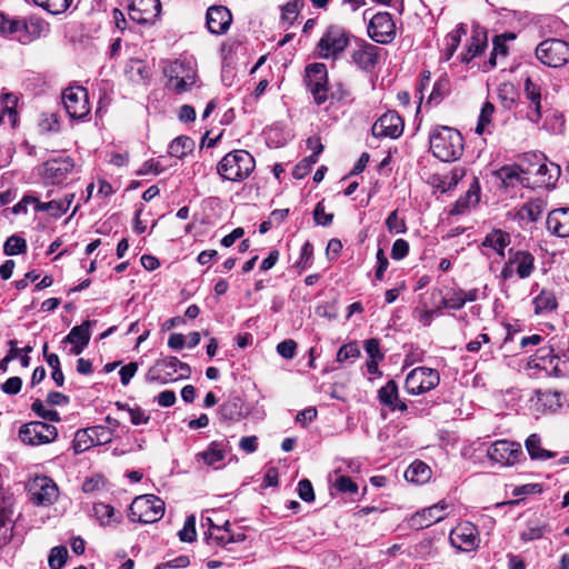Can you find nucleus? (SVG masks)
I'll return each instance as SVG.
<instances>
[{
  "mask_svg": "<svg viewBox=\"0 0 569 569\" xmlns=\"http://www.w3.org/2000/svg\"><path fill=\"white\" fill-rule=\"evenodd\" d=\"M34 4L41 7L51 14L66 12L73 0H32Z\"/></svg>",
  "mask_w": 569,
  "mask_h": 569,
  "instance_id": "nucleus-44",
  "label": "nucleus"
},
{
  "mask_svg": "<svg viewBox=\"0 0 569 569\" xmlns=\"http://www.w3.org/2000/svg\"><path fill=\"white\" fill-rule=\"evenodd\" d=\"M130 518L141 523H152L164 515V502L154 495H142L130 505Z\"/></svg>",
  "mask_w": 569,
  "mask_h": 569,
  "instance_id": "nucleus-5",
  "label": "nucleus"
},
{
  "mask_svg": "<svg viewBox=\"0 0 569 569\" xmlns=\"http://www.w3.org/2000/svg\"><path fill=\"white\" fill-rule=\"evenodd\" d=\"M487 46V36L482 32H475L468 44L467 52L462 54V61L469 62L479 56Z\"/></svg>",
  "mask_w": 569,
  "mask_h": 569,
  "instance_id": "nucleus-38",
  "label": "nucleus"
},
{
  "mask_svg": "<svg viewBox=\"0 0 569 569\" xmlns=\"http://www.w3.org/2000/svg\"><path fill=\"white\" fill-rule=\"evenodd\" d=\"M431 473V469L426 462L415 460L405 471V478L409 482L422 485L430 480Z\"/></svg>",
  "mask_w": 569,
  "mask_h": 569,
  "instance_id": "nucleus-34",
  "label": "nucleus"
},
{
  "mask_svg": "<svg viewBox=\"0 0 569 569\" xmlns=\"http://www.w3.org/2000/svg\"><path fill=\"white\" fill-rule=\"evenodd\" d=\"M68 550L63 546L53 547L49 555V567L50 569H61L67 560Z\"/></svg>",
  "mask_w": 569,
  "mask_h": 569,
  "instance_id": "nucleus-52",
  "label": "nucleus"
},
{
  "mask_svg": "<svg viewBox=\"0 0 569 569\" xmlns=\"http://www.w3.org/2000/svg\"><path fill=\"white\" fill-rule=\"evenodd\" d=\"M58 436L57 428L43 421H31L19 430L20 440L30 446L52 442Z\"/></svg>",
  "mask_w": 569,
  "mask_h": 569,
  "instance_id": "nucleus-13",
  "label": "nucleus"
},
{
  "mask_svg": "<svg viewBox=\"0 0 569 569\" xmlns=\"http://www.w3.org/2000/svg\"><path fill=\"white\" fill-rule=\"evenodd\" d=\"M537 176V180L535 183L538 187H555V183L560 176V167L555 163H550V166L546 163H540L535 172Z\"/></svg>",
  "mask_w": 569,
  "mask_h": 569,
  "instance_id": "nucleus-35",
  "label": "nucleus"
},
{
  "mask_svg": "<svg viewBox=\"0 0 569 569\" xmlns=\"http://www.w3.org/2000/svg\"><path fill=\"white\" fill-rule=\"evenodd\" d=\"M219 415L223 420H238L242 416V408L239 398L223 402L219 407Z\"/></svg>",
  "mask_w": 569,
  "mask_h": 569,
  "instance_id": "nucleus-41",
  "label": "nucleus"
},
{
  "mask_svg": "<svg viewBox=\"0 0 569 569\" xmlns=\"http://www.w3.org/2000/svg\"><path fill=\"white\" fill-rule=\"evenodd\" d=\"M27 250V242L23 238L18 236L9 237L3 246V251L7 256H16Z\"/></svg>",
  "mask_w": 569,
  "mask_h": 569,
  "instance_id": "nucleus-50",
  "label": "nucleus"
},
{
  "mask_svg": "<svg viewBox=\"0 0 569 569\" xmlns=\"http://www.w3.org/2000/svg\"><path fill=\"white\" fill-rule=\"evenodd\" d=\"M94 513L102 525H108L113 520L114 509L110 505H94Z\"/></svg>",
  "mask_w": 569,
  "mask_h": 569,
  "instance_id": "nucleus-60",
  "label": "nucleus"
},
{
  "mask_svg": "<svg viewBox=\"0 0 569 569\" xmlns=\"http://www.w3.org/2000/svg\"><path fill=\"white\" fill-rule=\"evenodd\" d=\"M93 446H94V443L92 441V438H91V435H90L88 428L80 429L76 432L74 439H73V450L76 453L84 452L86 450L90 449Z\"/></svg>",
  "mask_w": 569,
  "mask_h": 569,
  "instance_id": "nucleus-49",
  "label": "nucleus"
},
{
  "mask_svg": "<svg viewBox=\"0 0 569 569\" xmlns=\"http://www.w3.org/2000/svg\"><path fill=\"white\" fill-rule=\"evenodd\" d=\"M533 366L551 372L556 376H561L562 370L560 369V358L553 355V350L550 347H541L537 350L536 358L532 360Z\"/></svg>",
  "mask_w": 569,
  "mask_h": 569,
  "instance_id": "nucleus-27",
  "label": "nucleus"
},
{
  "mask_svg": "<svg viewBox=\"0 0 569 569\" xmlns=\"http://www.w3.org/2000/svg\"><path fill=\"white\" fill-rule=\"evenodd\" d=\"M207 28L213 34H223L230 28L232 16L224 6H212L206 14Z\"/></svg>",
  "mask_w": 569,
  "mask_h": 569,
  "instance_id": "nucleus-21",
  "label": "nucleus"
},
{
  "mask_svg": "<svg viewBox=\"0 0 569 569\" xmlns=\"http://www.w3.org/2000/svg\"><path fill=\"white\" fill-rule=\"evenodd\" d=\"M161 12L159 0H129V18L139 24H152Z\"/></svg>",
  "mask_w": 569,
  "mask_h": 569,
  "instance_id": "nucleus-18",
  "label": "nucleus"
},
{
  "mask_svg": "<svg viewBox=\"0 0 569 569\" xmlns=\"http://www.w3.org/2000/svg\"><path fill=\"white\" fill-rule=\"evenodd\" d=\"M24 23L18 19H8L0 12V36L8 37L24 30Z\"/></svg>",
  "mask_w": 569,
  "mask_h": 569,
  "instance_id": "nucleus-46",
  "label": "nucleus"
},
{
  "mask_svg": "<svg viewBox=\"0 0 569 569\" xmlns=\"http://www.w3.org/2000/svg\"><path fill=\"white\" fill-rule=\"evenodd\" d=\"M194 148V141L186 136H181L176 138L170 144H169V153L172 157L177 158H183L186 154L191 152Z\"/></svg>",
  "mask_w": 569,
  "mask_h": 569,
  "instance_id": "nucleus-40",
  "label": "nucleus"
},
{
  "mask_svg": "<svg viewBox=\"0 0 569 569\" xmlns=\"http://www.w3.org/2000/svg\"><path fill=\"white\" fill-rule=\"evenodd\" d=\"M24 30L32 34L41 36L49 31V24L41 18L30 17L27 21H23Z\"/></svg>",
  "mask_w": 569,
  "mask_h": 569,
  "instance_id": "nucleus-58",
  "label": "nucleus"
},
{
  "mask_svg": "<svg viewBox=\"0 0 569 569\" xmlns=\"http://www.w3.org/2000/svg\"><path fill=\"white\" fill-rule=\"evenodd\" d=\"M179 539L183 542H192L196 540V518L194 516L187 517L183 528L178 532Z\"/></svg>",
  "mask_w": 569,
  "mask_h": 569,
  "instance_id": "nucleus-56",
  "label": "nucleus"
},
{
  "mask_svg": "<svg viewBox=\"0 0 569 569\" xmlns=\"http://www.w3.org/2000/svg\"><path fill=\"white\" fill-rule=\"evenodd\" d=\"M302 7L303 0H293L288 2L281 9L282 21L291 24L297 19L299 11Z\"/></svg>",
  "mask_w": 569,
  "mask_h": 569,
  "instance_id": "nucleus-53",
  "label": "nucleus"
},
{
  "mask_svg": "<svg viewBox=\"0 0 569 569\" xmlns=\"http://www.w3.org/2000/svg\"><path fill=\"white\" fill-rule=\"evenodd\" d=\"M73 159L66 157H58L47 160L40 170L44 181L51 184L61 183L68 174L73 170Z\"/></svg>",
  "mask_w": 569,
  "mask_h": 569,
  "instance_id": "nucleus-19",
  "label": "nucleus"
},
{
  "mask_svg": "<svg viewBox=\"0 0 569 569\" xmlns=\"http://www.w3.org/2000/svg\"><path fill=\"white\" fill-rule=\"evenodd\" d=\"M526 449L533 460H548L556 456L555 452L541 448V438L537 433H532L527 438Z\"/></svg>",
  "mask_w": 569,
  "mask_h": 569,
  "instance_id": "nucleus-36",
  "label": "nucleus"
},
{
  "mask_svg": "<svg viewBox=\"0 0 569 569\" xmlns=\"http://www.w3.org/2000/svg\"><path fill=\"white\" fill-rule=\"evenodd\" d=\"M403 120L396 111H387L373 124L372 134L396 139L402 134Z\"/></svg>",
  "mask_w": 569,
  "mask_h": 569,
  "instance_id": "nucleus-20",
  "label": "nucleus"
},
{
  "mask_svg": "<svg viewBox=\"0 0 569 569\" xmlns=\"http://www.w3.org/2000/svg\"><path fill=\"white\" fill-rule=\"evenodd\" d=\"M547 531V526L538 521H529L526 529L520 533V539L531 541L540 539Z\"/></svg>",
  "mask_w": 569,
  "mask_h": 569,
  "instance_id": "nucleus-48",
  "label": "nucleus"
},
{
  "mask_svg": "<svg viewBox=\"0 0 569 569\" xmlns=\"http://www.w3.org/2000/svg\"><path fill=\"white\" fill-rule=\"evenodd\" d=\"M386 227L390 233H405L407 226L403 219L398 217V211L393 210L386 219Z\"/></svg>",
  "mask_w": 569,
  "mask_h": 569,
  "instance_id": "nucleus-57",
  "label": "nucleus"
},
{
  "mask_svg": "<svg viewBox=\"0 0 569 569\" xmlns=\"http://www.w3.org/2000/svg\"><path fill=\"white\" fill-rule=\"evenodd\" d=\"M353 63L365 71H371L379 60V48L361 41L351 54Z\"/></svg>",
  "mask_w": 569,
  "mask_h": 569,
  "instance_id": "nucleus-22",
  "label": "nucleus"
},
{
  "mask_svg": "<svg viewBox=\"0 0 569 569\" xmlns=\"http://www.w3.org/2000/svg\"><path fill=\"white\" fill-rule=\"evenodd\" d=\"M480 186L477 178H473L472 183L470 184L468 191L463 197H460L453 208L451 209V214H461L463 213L470 206H475L479 202L480 199Z\"/></svg>",
  "mask_w": 569,
  "mask_h": 569,
  "instance_id": "nucleus-31",
  "label": "nucleus"
},
{
  "mask_svg": "<svg viewBox=\"0 0 569 569\" xmlns=\"http://www.w3.org/2000/svg\"><path fill=\"white\" fill-rule=\"evenodd\" d=\"M546 224L550 233L560 238L569 237V207L551 210L548 213Z\"/></svg>",
  "mask_w": 569,
  "mask_h": 569,
  "instance_id": "nucleus-23",
  "label": "nucleus"
},
{
  "mask_svg": "<svg viewBox=\"0 0 569 569\" xmlns=\"http://www.w3.org/2000/svg\"><path fill=\"white\" fill-rule=\"evenodd\" d=\"M191 368L188 363L180 361L177 357H166L156 361L148 370L146 380L166 385L177 379H188Z\"/></svg>",
  "mask_w": 569,
  "mask_h": 569,
  "instance_id": "nucleus-3",
  "label": "nucleus"
},
{
  "mask_svg": "<svg viewBox=\"0 0 569 569\" xmlns=\"http://www.w3.org/2000/svg\"><path fill=\"white\" fill-rule=\"evenodd\" d=\"M442 306L447 309H461L465 306L461 289L452 291L451 295H447L442 298Z\"/></svg>",
  "mask_w": 569,
  "mask_h": 569,
  "instance_id": "nucleus-61",
  "label": "nucleus"
},
{
  "mask_svg": "<svg viewBox=\"0 0 569 569\" xmlns=\"http://www.w3.org/2000/svg\"><path fill=\"white\" fill-rule=\"evenodd\" d=\"M305 83L318 106L328 100V70L325 63L313 62L308 64L305 69Z\"/></svg>",
  "mask_w": 569,
  "mask_h": 569,
  "instance_id": "nucleus-8",
  "label": "nucleus"
},
{
  "mask_svg": "<svg viewBox=\"0 0 569 569\" xmlns=\"http://www.w3.org/2000/svg\"><path fill=\"white\" fill-rule=\"evenodd\" d=\"M498 97L506 109H511L517 97L515 87L511 83H502L498 89Z\"/></svg>",
  "mask_w": 569,
  "mask_h": 569,
  "instance_id": "nucleus-51",
  "label": "nucleus"
},
{
  "mask_svg": "<svg viewBox=\"0 0 569 569\" xmlns=\"http://www.w3.org/2000/svg\"><path fill=\"white\" fill-rule=\"evenodd\" d=\"M525 94L530 101V110L528 111V119L531 122L538 123L541 119V88L538 83L533 82L531 78L525 81Z\"/></svg>",
  "mask_w": 569,
  "mask_h": 569,
  "instance_id": "nucleus-24",
  "label": "nucleus"
},
{
  "mask_svg": "<svg viewBox=\"0 0 569 569\" xmlns=\"http://www.w3.org/2000/svg\"><path fill=\"white\" fill-rule=\"evenodd\" d=\"M370 10L363 12V19L369 20L368 36L377 43L388 44L396 38L397 29L389 12H378L369 17Z\"/></svg>",
  "mask_w": 569,
  "mask_h": 569,
  "instance_id": "nucleus-9",
  "label": "nucleus"
},
{
  "mask_svg": "<svg viewBox=\"0 0 569 569\" xmlns=\"http://www.w3.org/2000/svg\"><path fill=\"white\" fill-rule=\"evenodd\" d=\"M28 493L32 503L38 506L52 505L59 495L56 482L47 476H37L28 483Z\"/></svg>",
  "mask_w": 569,
  "mask_h": 569,
  "instance_id": "nucleus-14",
  "label": "nucleus"
},
{
  "mask_svg": "<svg viewBox=\"0 0 569 569\" xmlns=\"http://www.w3.org/2000/svg\"><path fill=\"white\" fill-rule=\"evenodd\" d=\"M535 311L537 315L548 313L557 308V299L553 292L542 290L535 299Z\"/></svg>",
  "mask_w": 569,
  "mask_h": 569,
  "instance_id": "nucleus-37",
  "label": "nucleus"
},
{
  "mask_svg": "<svg viewBox=\"0 0 569 569\" xmlns=\"http://www.w3.org/2000/svg\"><path fill=\"white\" fill-rule=\"evenodd\" d=\"M360 357V349L357 342H349L340 347L337 352V361L343 363L349 359H356Z\"/></svg>",
  "mask_w": 569,
  "mask_h": 569,
  "instance_id": "nucleus-55",
  "label": "nucleus"
},
{
  "mask_svg": "<svg viewBox=\"0 0 569 569\" xmlns=\"http://www.w3.org/2000/svg\"><path fill=\"white\" fill-rule=\"evenodd\" d=\"M493 113H495V106L491 102H489V101L485 102L482 108H481V110H480V114H479V118H478V123H477V127L475 129L477 134L481 136L485 132H490L488 130V127L491 123Z\"/></svg>",
  "mask_w": 569,
  "mask_h": 569,
  "instance_id": "nucleus-43",
  "label": "nucleus"
},
{
  "mask_svg": "<svg viewBox=\"0 0 569 569\" xmlns=\"http://www.w3.org/2000/svg\"><path fill=\"white\" fill-rule=\"evenodd\" d=\"M429 140L432 154L441 161H456L463 153V138L455 128L447 126L436 127Z\"/></svg>",
  "mask_w": 569,
  "mask_h": 569,
  "instance_id": "nucleus-1",
  "label": "nucleus"
},
{
  "mask_svg": "<svg viewBox=\"0 0 569 569\" xmlns=\"http://www.w3.org/2000/svg\"><path fill=\"white\" fill-rule=\"evenodd\" d=\"M450 91V81L447 76L440 77L433 84L427 104H439Z\"/></svg>",
  "mask_w": 569,
  "mask_h": 569,
  "instance_id": "nucleus-39",
  "label": "nucleus"
},
{
  "mask_svg": "<svg viewBox=\"0 0 569 569\" xmlns=\"http://www.w3.org/2000/svg\"><path fill=\"white\" fill-rule=\"evenodd\" d=\"M31 409L32 411H34L40 418L44 419V420H48V421H52V422H58L60 421V415L57 410H52V409H47L43 405V402L40 400V399H36L32 405H31Z\"/></svg>",
  "mask_w": 569,
  "mask_h": 569,
  "instance_id": "nucleus-54",
  "label": "nucleus"
},
{
  "mask_svg": "<svg viewBox=\"0 0 569 569\" xmlns=\"http://www.w3.org/2000/svg\"><path fill=\"white\" fill-rule=\"evenodd\" d=\"M465 33H466V28L462 24H460L456 30L448 33V36L446 37V48H445L446 60H449L453 56V53L456 52V50L460 43L461 36Z\"/></svg>",
  "mask_w": 569,
  "mask_h": 569,
  "instance_id": "nucleus-45",
  "label": "nucleus"
},
{
  "mask_svg": "<svg viewBox=\"0 0 569 569\" xmlns=\"http://www.w3.org/2000/svg\"><path fill=\"white\" fill-rule=\"evenodd\" d=\"M315 222L319 226H330L333 220V213H326L322 201L318 202L313 210Z\"/></svg>",
  "mask_w": 569,
  "mask_h": 569,
  "instance_id": "nucleus-62",
  "label": "nucleus"
},
{
  "mask_svg": "<svg viewBox=\"0 0 569 569\" xmlns=\"http://www.w3.org/2000/svg\"><path fill=\"white\" fill-rule=\"evenodd\" d=\"M94 446L109 443L113 438V429L104 426H93L88 428Z\"/></svg>",
  "mask_w": 569,
  "mask_h": 569,
  "instance_id": "nucleus-47",
  "label": "nucleus"
},
{
  "mask_svg": "<svg viewBox=\"0 0 569 569\" xmlns=\"http://www.w3.org/2000/svg\"><path fill=\"white\" fill-rule=\"evenodd\" d=\"M227 443L224 441H212L208 448L199 452L196 458L203 460L207 466L219 469L218 462H221L226 458Z\"/></svg>",
  "mask_w": 569,
  "mask_h": 569,
  "instance_id": "nucleus-30",
  "label": "nucleus"
},
{
  "mask_svg": "<svg viewBox=\"0 0 569 569\" xmlns=\"http://www.w3.org/2000/svg\"><path fill=\"white\" fill-rule=\"evenodd\" d=\"M229 526V521H226L222 526H214V531H210L207 535L208 543L226 547L229 543L242 540L243 536L239 535L238 538H236L231 533Z\"/></svg>",
  "mask_w": 569,
  "mask_h": 569,
  "instance_id": "nucleus-32",
  "label": "nucleus"
},
{
  "mask_svg": "<svg viewBox=\"0 0 569 569\" xmlns=\"http://www.w3.org/2000/svg\"><path fill=\"white\" fill-rule=\"evenodd\" d=\"M547 208V202L541 198H535L528 202H526L518 211L517 216L520 220H526L528 222L538 221L543 211Z\"/></svg>",
  "mask_w": 569,
  "mask_h": 569,
  "instance_id": "nucleus-33",
  "label": "nucleus"
},
{
  "mask_svg": "<svg viewBox=\"0 0 569 569\" xmlns=\"http://www.w3.org/2000/svg\"><path fill=\"white\" fill-rule=\"evenodd\" d=\"M378 398L382 405L389 407L391 410L399 409L405 411L407 409V405L398 398V386L393 380H389L379 389Z\"/></svg>",
  "mask_w": 569,
  "mask_h": 569,
  "instance_id": "nucleus-29",
  "label": "nucleus"
},
{
  "mask_svg": "<svg viewBox=\"0 0 569 569\" xmlns=\"http://www.w3.org/2000/svg\"><path fill=\"white\" fill-rule=\"evenodd\" d=\"M335 488L342 493H356L358 485L347 476H340L335 482Z\"/></svg>",
  "mask_w": 569,
  "mask_h": 569,
  "instance_id": "nucleus-63",
  "label": "nucleus"
},
{
  "mask_svg": "<svg viewBox=\"0 0 569 569\" xmlns=\"http://www.w3.org/2000/svg\"><path fill=\"white\" fill-rule=\"evenodd\" d=\"M90 321H84L80 326L73 327L63 342L72 345L70 352L72 355H80L90 341Z\"/></svg>",
  "mask_w": 569,
  "mask_h": 569,
  "instance_id": "nucleus-25",
  "label": "nucleus"
},
{
  "mask_svg": "<svg viewBox=\"0 0 569 569\" xmlns=\"http://www.w3.org/2000/svg\"><path fill=\"white\" fill-rule=\"evenodd\" d=\"M318 161V159L316 158V156H308L306 158H303L299 163L296 164V167L293 168V171H292V174L296 179H302L305 178L311 167Z\"/></svg>",
  "mask_w": 569,
  "mask_h": 569,
  "instance_id": "nucleus-59",
  "label": "nucleus"
},
{
  "mask_svg": "<svg viewBox=\"0 0 569 569\" xmlns=\"http://www.w3.org/2000/svg\"><path fill=\"white\" fill-rule=\"evenodd\" d=\"M350 34L339 26H330L317 44L322 59H337L349 46Z\"/></svg>",
  "mask_w": 569,
  "mask_h": 569,
  "instance_id": "nucleus-7",
  "label": "nucleus"
},
{
  "mask_svg": "<svg viewBox=\"0 0 569 569\" xmlns=\"http://www.w3.org/2000/svg\"><path fill=\"white\" fill-rule=\"evenodd\" d=\"M535 262L536 259L530 251L510 248L508 250V259L500 272V279L508 281L513 276H517L521 280L527 279L536 270Z\"/></svg>",
  "mask_w": 569,
  "mask_h": 569,
  "instance_id": "nucleus-4",
  "label": "nucleus"
},
{
  "mask_svg": "<svg viewBox=\"0 0 569 569\" xmlns=\"http://www.w3.org/2000/svg\"><path fill=\"white\" fill-rule=\"evenodd\" d=\"M256 167L254 158L246 150L227 153L217 164V172L223 180L240 182L246 180Z\"/></svg>",
  "mask_w": 569,
  "mask_h": 569,
  "instance_id": "nucleus-2",
  "label": "nucleus"
},
{
  "mask_svg": "<svg viewBox=\"0 0 569 569\" xmlns=\"http://www.w3.org/2000/svg\"><path fill=\"white\" fill-rule=\"evenodd\" d=\"M62 103L71 119H84L90 112L88 91L81 86H70L62 92Z\"/></svg>",
  "mask_w": 569,
  "mask_h": 569,
  "instance_id": "nucleus-12",
  "label": "nucleus"
},
{
  "mask_svg": "<svg viewBox=\"0 0 569 569\" xmlns=\"http://www.w3.org/2000/svg\"><path fill=\"white\" fill-rule=\"evenodd\" d=\"M164 74L168 89L179 94L190 90L197 81V71L191 61L176 60L164 69Z\"/></svg>",
  "mask_w": 569,
  "mask_h": 569,
  "instance_id": "nucleus-6",
  "label": "nucleus"
},
{
  "mask_svg": "<svg viewBox=\"0 0 569 569\" xmlns=\"http://www.w3.org/2000/svg\"><path fill=\"white\" fill-rule=\"evenodd\" d=\"M489 459L501 466H513L523 456L520 443L509 440L495 441L487 451Z\"/></svg>",
  "mask_w": 569,
  "mask_h": 569,
  "instance_id": "nucleus-16",
  "label": "nucleus"
},
{
  "mask_svg": "<svg viewBox=\"0 0 569 569\" xmlns=\"http://www.w3.org/2000/svg\"><path fill=\"white\" fill-rule=\"evenodd\" d=\"M448 508L449 505L447 501L440 500L439 502L412 515L408 520V525L411 529L415 530L428 528L443 520L448 515Z\"/></svg>",
  "mask_w": 569,
  "mask_h": 569,
  "instance_id": "nucleus-17",
  "label": "nucleus"
},
{
  "mask_svg": "<svg viewBox=\"0 0 569 569\" xmlns=\"http://www.w3.org/2000/svg\"><path fill=\"white\" fill-rule=\"evenodd\" d=\"M536 57L543 64L560 68L569 61V43L560 39H547L536 48Z\"/></svg>",
  "mask_w": 569,
  "mask_h": 569,
  "instance_id": "nucleus-10",
  "label": "nucleus"
},
{
  "mask_svg": "<svg viewBox=\"0 0 569 569\" xmlns=\"http://www.w3.org/2000/svg\"><path fill=\"white\" fill-rule=\"evenodd\" d=\"M34 210L37 212H49L50 216L59 218L67 212L68 203L59 202V200L41 202L37 199Z\"/></svg>",
  "mask_w": 569,
  "mask_h": 569,
  "instance_id": "nucleus-42",
  "label": "nucleus"
},
{
  "mask_svg": "<svg viewBox=\"0 0 569 569\" xmlns=\"http://www.w3.org/2000/svg\"><path fill=\"white\" fill-rule=\"evenodd\" d=\"M439 382L440 376L436 369L417 367L408 373L405 388L408 393L418 396L435 389Z\"/></svg>",
  "mask_w": 569,
  "mask_h": 569,
  "instance_id": "nucleus-11",
  "label": "nucleus"
},
{
  "mask_svg": "<svg viewBox=\"0 0 569 569\" xmlns=\"http://www.w3.org/2000/svg\"><path fill=\"white\" fill-rule=\"evenodd\" d=\"M449 541L453 548L460 551H473L480 543L479 530L469 521L461 522L450 531Z\"/></svg>",
  "mask_w": 569,
  "mask_h": 569,
  "instance_id": "nucleus-15",
  "label": "nucleus"
},
{
  "mask_svg": "<svg viewBox=\"0 0 569 569\" xmlns=\"http://www.w3.org/2000/svg\"><path fill=\"white\" fill-rule=\"evenodd\" d=\"M532 171L530 169L522 170L518 166H505L497 171V177L505 186H512L513 182L517 181L523 187H529V178L523 177L522 174H529Z\"/></svg>",
  "mask_w": 569,
  "mask_h": 569,
  "instance_id": "nucleus-28",
  "label": "nucleus"
},
{
  "mask_svg": "<svg viewBox=\"0 0 569 569\" xmlns=\"http://www.w3.org/2000/svg\"><path fill=\"white\" fill-rule=\"evenodd\" d=\"M313 257V246L310 241H306L301 247V252L297 266L301 269H306L311 264Z\"/></svg>",
  "mask_w": 569,
  "mask_h": 569,
  "instance_id": "nucleus-64",
  "label": "nucleus"
},
{
  "mask_svg": "<svg viewBox=\"0 0 569 569\" xmlns=\"http://www.w3.org/2000/svg\"><path fill=\"white\" fill-rule=\"evenodd\" d=\"M510 234L502 229H492L481 241L482 248L493 250L499 257L505 258L506 248L510 244Z\"/></svg>",
  "mask_w": 569,
  "mask_h": 569,
  "instance_id": "nucleus-26",
  "label": "nucleus"
}]
</instances>
